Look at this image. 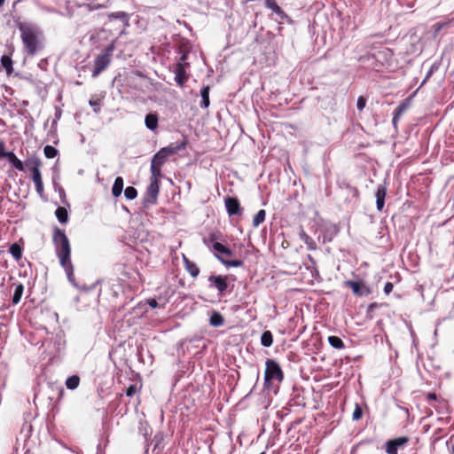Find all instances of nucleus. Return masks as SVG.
I'll list each match as a JSON object with an SVG mask.
<instances>
[{
    "label": "nucleus",
    "instance_id": "f257e3e1",
    "mask_svg": "<svg viewBox=\"0 0 454 454\" xmlns=\"http://www.w3.org/2000/svg\"><path fill=\"white\" fill-rule=\"evenodd\" d=\"M52 242L61 267L65 270L68 280L72 284H74V266L71 262V246L65 231L55 227L53 230Z\"/></svg>",
    "mask_w": 454,
    "mask_h": 454
},
{
    "label": "nucleus",
    "instance_id": "f03ea898",
    "mask_svg": "<svg viewBox=\"0 0 454 454\" xmlns=\"http://www.w3.org/2000/svg\"><path fill=\"white\" fill-rule=\"evenodd\" d=\"M18 29L27 54L34 56L43 48V33L35 25L30 23H19Z\"/></svg>",
    "mask_w": 454,
    "mask_h": 454
},
{
    "label": "nucleus",
    "instance_id": "7ed1b4c3",
    "mask_svg": "<svg viewBox=\"0 0 454 454\" xmlns=\"http://www.w3.org/2000/svg\"><path fill=\"white\" fill-rule=\"evenodd\" d=\"M212 249L215 252V257L227 268L243 265L241 260H226L223 257V255L231 256L233 254V252L224 245L215 241L212 244Z\"/></svg>",
    "mask_w": 454,
    "mask_h": 454
},
{
    "label": "nucleus",
    "instance_id": "20e7f679",
    "mask_svg": "<svg viewBox=\"0 0 454 454\" xmlns=\"http://www.w3.org/2000/svg\"><path fill=\"white\" fill-rule=\"evenodd\" d=\"M266 369L264 372V387H270V382L273 380L281 382L284 380V373L278 363L273 359H267Z\"/></svg>",
    "mask_w": 454,
    "mask_h": 454
},
{
    "label": "nucleus",
    "instance_id": "39448f33",
    "mask_svg": "<svg viewBox=\"0 0 454 454\" xmlns=\"http://www.w3.org/2000/svg\"><path fill=\"white\" fill-rule=\"evenodd\" d=\"M113 51L114 47L110 45L96 57L92 68V78H97L109 66Z\"/></svg>",
    "mask_w": 454,
    "mask_h": 454
},
{
    "label": "nucleus",
    "instance_id": "423d86ee",
    "mask_svg": "<svg viewBox=\"0 0 454 454\" xmlns=\"http://www.w3.org/2000/svg\"><path fill=\"white\" fill-rule=\"evenodd\" d=\"M26 166L29 168L32 174V180L35 184L36 192L43 198V184L40 171L41 161L39 159L35 158L27 160L25 162Z\"/></svg>",
    "mask_w": 454,
    "mask_h": 454
},
{
    "label": "nucleus",
    "instance_id": "0eeeda50",
    "mask_svg": "<svg viewBox=\"0 0 454 454\" xmlns=\"http://www.w3.org/2000/svg\"><path fill=\"white\" fill-rule=\"evenodd\" d=\"M371 51L374 52L376 62L379 64L380 69L390 66L393 51L389 48L380 44H372Z\"/></svg>",
    "mask_w": 454,
    "mask_h": 454
},
{
    "label": "nucleus",
    "instance_id": "6e6552de",
    "mask_svg": "<svg viewBox=\"0 0 454 454\" xmlns=\"http://www.w3.org/2000/svg\"><path fill=\"white\" fill-rule=\"evenodd\" d=\"M159 192L160 181L150 180V184L143 199V204L145 207L156 204Z\"/></svg>",
    "mask_w": 454,
    "mask_h": 454
},
{
    "label": "nucleus",
    "instance_id": "1a4fd4ad",
    "mask_svg": "<svg viewBox=\"0 0 454 454\" xmlns=\"http://www.w3.org/2000/svg\"><path fill=\"white\" fill-rule=\"evenodd\" d=\"M227 278V276L211 275L208 278L209 287H214L219 292L220 294H223L228 288Z\"/></svg>",
    "mask_w": 454,
    "mask_h": 454
},
{
    "label": "nucleus",
    "instance_id": "9d476101",
    "mask_svg": "<svg viewBox=\"0 0 454 454\" xmlns=\"http://www.w3.org/2000/svg\"><path fill=\"white\" fill-rule=\"evenodd\" d=\"M358 62L364 68L371 69L376 72H380L381 69L379 64L376 62V57L374 52H369L358 58Z\"/></svg>",
    "mask_w": 454,
    "mask_h": 454
},
{
    "label": "nucleus",
    "instance_id": "9b49d317",
    "mask_svg": "<svg viewBox=\"0 0 454 454\" xmlns=\"http://www.w3.org/2000/svg\"><path fill=\"white\" fill-rule=\"evenodd\" d=\"M225 207L229 215H238L242 213L240 203L239 200L234 197H227L225 199Z\"/></svg>",
    "mask_w": 454,
    "mask_h": 454
},
{
    "label": "nucleus",
    "instance_id": "f8f14e48",
    "mask_svg": "<svg viewBox=\"0 0 454 454\" xmlns=\"http://www.w3.org/2000/svg\"><path fill=\"white\" fill-rule=\"evenodd\" d=\"M408 442L407 437H398L389 440L385 443L387 454H397L398 448L404 445Z\"/></svg>",
    "mask_w": 454,
    "mask_h": 454
},
{
    "label": "nucleus",
    "instance_id": "ddd939ff",
    "mask_svg": "<svg viewBox=\"0 0 454 454\" xmlns=\"http://www.w3.org/2000/svg\"><path fill=\"white\" fill-rule=\"evenodd\" d=\"M410 99H404L402 101L399 106L395 109L393 113L392 124L396 129L397 123L401 118V116L408 110L410 107Z\"/></svg>",
    "mask_w": 454,
    "mask_h": 454
},
{
    "label": "nucleus",
    "instance_id": "4468645a",
    "mask_svg": "<svg viewBox=\"0 0 454 454\" xmlns=\"http://www.w3.org/2000/svg\"><path fill=\"white\" fill-rule=\"evenodd\" d=\"M186 145H187V140H186V138H184L180 143L170 144L168 146L163 147L160 150L163 151L164 154H166V156L168 157L170 155H173V154L178 153L179 151L185 149Z\"/></svg>",
    "mask_w": 454,
    "mask_h": 454
},
{
    "label": "nucleus",
    "instance_id": "2eb2a0df",
    "mask_svg": "<svg viewBox=\"0 0 454 454\" xmlns=\"http://www.w3.org/2000/svg\"><path fill=\"white\" fill-rule=\"evenodd\" d=\"M186 68L187 67H184L182 64H176L174 67L175 82L179 86H183L188 79L185 71Z\"/></svg>",
    "mask_w": 454,
    "mask_h": 454
},
{
    "label": "nucleus",
    "instance_id": "dca6fc26",
    "mask_svg": "<svg viewBox=\"0 0 454 454\" xmlns=\"http://www.w3.org/2000/svg\"><path fill=\"white\" fill-rule=\"evenodd\" d=\"M387 195V187L384 184H379L375 193L376 197V207L379 211H381L384 207L385 198Z\"/></svg>",
    "mask_w": 454,
    "mask_h": 454
},
{
    "label": "nucleus",
    "instance_id": "f3484780",
    "mask_svg": "<svg viewBox=\"0 0 454 454\" xmlns=\"http://www.w3.org/2000/svg\"><path fill=\"white\" fill-rule=\"evenodd\" d=\"M266 8L275 13L279 20L287 19L286 12L278 6L276 0H265Z\"/></svg>",
    "mask_w": 454,
    "mask_h": 454
},
{
    "label": "nucleus",
    "instance_id": "a211bd4d",
    "mask_svg": "<svg viewBox=\"0 0 454 454\" xmlns=\"http://www.w3.org/2000/svg\"><path fill=\"white\" fill-rule=\"evenodd\" d=\"M4 158L8 160V161L18 170L24 171V163L17 158V156L12 152H8L4 153Z\"/></svg>",
    "mask_w": 454,
    "mask_h": 454
},
{
    "label": "nucleus",
    "instance_id": "6ab92c4d",
    "mask_svg": "<svg viewBox=\"0 0 454 454\" xmlns=\"http://www.w3.org/2000/svg\"><path fill=\"white\" fill-rule=\"evenodd\" d=\"M158 122L159 118L157 114H148L145 115V124L148 129L154 131L158 128Z\"/></svg>",
    "mask_w": 454,
    "mask_h": 454
},
{
    "label": "nucleus",
    "instance_id": "aec40b11",
    "mask_svg": "<svg viewBox=\"0 0 454 454\" xmlns=\"http://www.w3.org/2000/svg\"><path fill=\"white\" fill-rule=\"evenodd\" d=\"M108 19L110 20H120L124 27H129V14L125 12H110L108 14Z\"/></svg>",
    "mask_w": 454,
    "mask_h": 454
},
{
    "label": "nucleus",
    "instance_id": "412c9836",
    "mask_svg": "<svg viewBox=\"0 0 454 454\" xmlns=\"http://www.w3.org/2000/svg\"><path fill=\"white\" fill-rule=\"evenodd\" d=\"M123 178L121 176L116 177L112 187V194L114 197L117 198L121 194L123 191Z\"/></svg>",
    "mask_w": 454,
    "mask_h": 454
},
{
    "label": "nucleus",
    "instance_id": "4be33fe9",
    "mask_svg": "<svg viewBox=\"0 0 454 454\" xmlns=\"http://www.w3.org/2000/svg\"><path fill=\"white\" fill-rule=\"evenodd\" d=\"M209 90L210 87L208 85L203 86L200 90L201 102L200 106L202 108H207L210 105L209 101Z\"/></svg>",
    "mask_w": 454,
    "mask_h": 454
},
{
    "label": "nucleus",
    "instance_id": "5701e85b",
    "mask_svg": "<svg viewBox=\"0 0 454 454\" xmlns=\"http://www.w3.org/2000/svg\"><path fill=\"white\" fill-rule=\"evenodd\" d=\"M168 157L164 154L163 151L159 150L152 158L151 164L162 167L166 162Z\"/></svg>",
    "mask_w": 454,
    "mask_h": 454
},
{
    "label": "nucleus",
    "instance_id": "b1692460",
    "mask_svg": "<svg viewBox=\"0 0 454 454\" xmlns=\"http://www.w3.org/2000/svg\"><path fill=\"white\" fill-rule=\"evenodd\" d=\"M209 324L214 327L222 326L224 324V318L221 313L214 311L210 316Z\"/></svg>",
    "mask_w": 454,
    "mask_h": 454
},
{
    "label": "nucleus",
    "instance_id": "393cba45",
    "mask_svg": "<svg viewBox=\"0 0 454 454\" xmlns=\"http://www.w3.org/2000/svg\"><path fill=\"white\" fill-rule=\"evenodd\" d=\"M186 270L192 278H196L200 274V269L196 263L189 261L186 257L184 258Z\"/></svg>",
    "mask_w": 454,
    "mask_h": 454
},
{
    "label": "nucleus",
    "instance_id": "a878e982",
    "mask_svg": "<svg viewBox=\"0 0 454 454\" xmlns=\"http://www.w3.org/2000/svg\"><path fill=\"white\" fill-rule=\"evenodd\" d=\"M346 286L351 288L353 293L358 296L364 295L362 291L363 285L358 281L348 280L345 282Z\"/></svg>",
    "mask_w": 454,
    "mask_h": 454
},
{
    "label": "nucleus",
    "instance_id": "bb28decb",
    "mask_svg": "<svg viewBox=\"0 0 454 454\" xmlns=\"http://www.w3.org/2000/svg\"><path fill=\"white\" fill-rule=\"evenodd\" d=\"M55 215L60 223H67L68 221L67 210L63 207H59L56 209Z\"/></svg>",
    "mask_w": 454,
    "mask_h": 454
},
{
    "label": "nucleus",
    "instance_id": "cd10ccee",
    "mask_svg": "<svg viewBox=\"0 0 454 454\" xmlns=\"http://www.w3.org/2000/svg\"><path fill=\"white\" fill-rule=\"evenodd\" d=\"M9 252L17 262L22 257V247L17 243L11 245Z\"/></svg>",
    "mask_w": 454,
    "mask_h": 454
},
{
    "label": "nucleus",
    "instance_id": "c85d7f7f",
    "mask_svg": "<svg viewBox=\"0 0 454 454\" xmlns=\"http://www.w3.org/2000/svg\"><path fill=\"white\" fill-rule=\"evenodd\" d=\"M80 378L78 375H72L66 380V387L67 389L74 390L79 387Z\"/></svg>",
    "mask_w": 454,
    "mask_h": 454
},
{
    "label": "nucleus",
    "instance_id": "c756f323",
    "mask_svg": "<svg viewBox=\"0 0 454 454\" xmlns=\"http://www.w3.org/2000/svg\"><path fill=\"white\" fill-rule=\"evenodd\" d=\"M273 343V336L270 331H264L261 336V344L263 347L269 348Z\"/></svg>",
    "mask_w": 454,
    "mask_h": 454
},
{
    "label": "nucleus",
    "instance_id": "7c9ffc66",
    "mask_svg": "<svg viewBox=\"0 0 454 454\" xmlns=\"http://www.w3.org/2000/svg\"><path fill=\"white\" fill-rule=\"evenodd\" d=\"M23 291H24V286L22 284L16 285L14 293L12 295V299L13 304H18L20 301V299L23 294Z\"/></svg>",
    "mask_w": 454,
    "mask_h": 454
},
{
    "label": "nucleus",
    "instance_id": "2f4dec72",
    "mask_svg": "<svg viewBox=\"0 0 454 454\" xmlns=\"http://www.w3.org/2000/svg\"><path fill=\"white\" fill-rule=\"evenodd\" d=\"M328 342L333 348L337 349H342L345 347L343 340L338 336L328 337Z\"/></svg>",
    "mask_w": 454,
    "mask_h": 454
},
{
    "label": "nucleus",
    "instance_id": "473e14b6",
    "mask_svg": "<svg viewBox=\"0 0 454 454\" xmlns=\"http://www.w3.org/2000/svg\"><path fill=\"white\" fill-rule=\"evenodd\" d=\"M1 65L5 69L7 74H11L12 72V60L9 56H2Z\"/></svg>",
    "mask_w": 454,
    "mask_h": 454
},
{
    "label": "nucleus",
    "instance_id": "72a5a7b5",
    "mask_svg": "<svg viewBox=\"0 0 454 454\" xmlns=\"http://www.w3.org/2000/svg\"><path fill=\"white\" fill-rule=\"evenodd\" d=\"M266 212L264 209L259 210L253 219L254 227H258L262 223L265 221Z\"/></svg>",
    "mask_w": 454,
    "mask_h": 454
},
{
    "label": "nucleus",
    "instance_id": "f704fd0d",
    "mask_svg": "<svg viewBox=\"0 0 454 454\" xmlns=\"http://www.w3.org/2000/svg\"><path fill=\"white\" fill-rule=\"evenodd\" d=\"M151 178L150 180L159 181V177L161 176V167L151 164Z\"/></svg>",
    "mask_w": 454,
    "mask_h": 454
},
{
    "label": "nucleus",
    "instance_id": "c9c22d12",
    "mask_svg": "<svg viewBox=\"0 0 454 454\" xmlns=\"http://www.w3.org/2000/svg\"><path fill=\"white\" fill-rule=\"evenodd\" d=\"M124 196L127 200H134L137 198V191L135 187L133 186H128L125 190H124Z\"/></svg>",
    "mask_w": 454,
    "mask_h": 454
},
{
    "label": "nucleus",
    "instance_id": "e433bc0d",
    "mask_svg": "<svg viewBox=\"0 0 454 454\" xmlns=\"http://www.w3.org/2000/svg\"><path fill=\"white\" fill-rule=\"evenodd\" d=\"M43 153L46 158L52 159L57 156L58 150L51 145H46L43 149Z\"/></svg>",
    "mask_w": 454,
    "mask_h": 454
},
{
    "label": "nucleus",
    "instance_id": "4c0bfd02",
    "mask_svg": "<svg viewBox=\"0 0 454 454\" xmlns=\"http://www.w3.org/2000/svg\"><path fill=\"white\" fill-rule=\"evenodd\" d=\"M299 236L300 239L309 247H311V245L314 244L312 239L308 234H306V232L303 230L300 231Z\"/></svg>",
    "mask_w": 454,
    "mask_h": 454
},
{
    "label": "nucleus",
    "instance_id": "58836bf2",
    "mask_svg": "<svg viewBox=\"0 0 454 454\" xmlns=\"http://www.w3.org/2000/svg\"><path fill=\"white\" fill-rule=\"evenodd\" d=\"M362 416H363L362 407L358 403H356L355 410L352 414V419H353V420H359L362 418Z\"/></svg>",
    "mask_w": 454,
    "mask_h": 454
},
{
    "label": "nucleus",
    "instance_id": "ea45409f",
    "mask_svg": "<svg viewBox=\"0 0 454 454\" xmlns=\"http://www.w3.org/2000/svg\"><path fill=\"white\" fill-rule=\"evenodd\" d=\"M187 59H188V53L184 52V51H181L180 59L176 64H182V66L184 67H188L189 63L186 62Z\"/></svg>",
    "mask_w": 454,
    "mask_h": 454
},
{
    "label": "nucleus",
    "instance_id": "a19ab883",
    "mask_svg": "<svg viewBox=\"0 0 454 454\" xmlns=\"http://www.w3.org/2000/svg\"><path fill=\"white\" fill-rule=\"evenodd\" d=\"M54 190L59 192V197L61 200H64L66 198V192L65 190L56 182L53 183ZM65 202L64 200H62Z\"/></svg>",
    "mask_w": 454,
    "mask_h": 454
},
{
    "label": "nucleus",
    "instance_id": "79ce46f5",
    "mask_svg": "<svg viewBox=\"0 0 454 454\" xmlns=\"http://www.w3.org/2000/svg\"><path fill=\"white\" fill-rule=\"evenodd\" d=\"M366 105V99L364 97H359L356 102V107L359 111L364 110Z\"/></svg>",
    "mask_w": 454,
    "mask_h": 454
},
{
    "label": "nucleus",
    "instance_id": "37998d69",
    "mask_svg": "<svg viewBox=\"0 0 454 454\" xmlns=\"http://www.w3.org/2000/svg\"><path fill=\"white\" fill-rule=\"evenodd\" d=\"M90 106L93 108V111L95 113H99L100 112V103L98 100H90Z\"/></svg>",
    "mask_w": 454,
    "mask_h": 454
},
{
    "label": "nucleus",
    "instance_id": "c03bdc74",
    "mask_svg": "<svg viewBox=\"0 0 454 454\" xmlns=\"http://www.w3.org/2000/svg\"><path fill=\"white\" fill-rule=\"evenodd\" d=\"M105 6L102 5V4H93V3H90V4H87V8L89 11H95V10H98V9H101V8H104Z\"/></svg>",
    "mask_w": 454,
    "mask_h": 454
},
{
    "label": "nucleus",
    "instance_id": "a18cd8bd",
    "mask_svg": "<svg viewBox=\"0 0 454 454\" xmlns=\"http://www.w3.org/2000/svg\"><path fill=\"white\" fill-rule=\"evenodd\" d=\"M137 391V387L136 386L134 385H130L127 389H126V395L127 396H133L135 395Z\"/></svg>",
    "mask_w": 454,
    "mask_h": 454
},
{
    "label": "nucleus",
    "instance_id": "49530a36",
    "mask_svg": "<svg viewBox=\"0 0 454 454\" xmlns=\"http://www.w3.org/2000/svg\"><path fill=\"white\" fill-rule=\"evenodd\" d=\"M393 284L391 282H387L384 286V293L387 295L389 294L393 290Z\"/></svg>",
    "mask_w": 454,
    "mask_h": 454
},
{
    "label": "nucleus",
    "instance_id": "de8ad7c7",
    "mask_svg": "<svg viewBox=\"0 0 454 454\" xmlns=\"http://www.w3.org/2000/svg\"><path fill=\"white\" fill-rule=\"evenodd\" d=\"M446 25H447V23H440V22L435 23V24L434 25V33H435V34H437L438 32H440V31H441V29H442L443 27H445Z\"/></svg>",
    "mask_w": 454,
    "mask_h": 454
},
{
    "label": "nucleus",
    "instance_id": "09e8293b",
    "mask_svg": "<svg viewBox=\"0 0 454 454\" xmlns=\"http://www.w3.org/2000/svg\"><path fill=\"white\" fill-rule=\"evenodd\" d=\"M147 303L153 309H155V308L159 307V304H158L157 301L154 298L148 299L147 300Z\"/></svg>",
    "mask_w": 454,
    "mask_h": 454
},
{
    "label": "nucleus",
    "instance_id": "8fccbe9b",
    "mask_svg": "<svg viewBox=\"0 0 454 454\" xmlns=\"http://www.w3.org/2000/svg\"><path fill=\"white\" fill-rule=\"evenodd\" d=\"M5 145L4 143L0 139V159L4 158L5 153Z\"/></svg>",
    "mask_w": 454,
    "mask_h": 454
},
{
    "label": "nucleus",
    "instance_id": "3c124183",
    "mask_svg": "<svg viewBox=\"0 0 454 454\" xmlns=\"http://www.w3.org/2000/svg\"><path fill=\"white\" fill-rule=\"evenodd\" d=\"M433 74V69H430V70L427 72V74L426 77L424 78V80H423V82H422L421 85H423V84L427 82V80L431 76V74Z\"/></svg>",
    "mask_w": 454,
    "mask_h": 454
},
{
    "label": "nucleus",
    "instance_id": "603ef678",
    "mask_svg": "<svg viewBox=\"0 0 454 454\" xmlns=\"http://www.w3.org/2000/svg\"><path fill=\"white\" fill-rule=\"evenodd\" d=\"M376 307H377L376 303L370 304L369 307H368V310H372V309H374Z\"/></svg>",
    "mask_w": 454,
    "mask_h": 454
},
{
    "label": "nucleus",
    "instance_id": "864d4df0",
    "mask_svg": "<svg viewBox=\"0 0 454 454\" xmlns=\"http://www.w3.org/2000/svg\"><path fill=\"white\" fill-rule=\"evenodd\" d=\"M429 397H430L431 399H435V398H436V397H435V395H429Z\"/></svg>",
    "mask_w": 454,
    "mask_h": 454
},
{
    "label": "nucleus",
    "instance_id": "5fc2aeb1",
    "mask_svg": "<svg viewBox=\"0 0 454 454\" xmlns=\"http://www.w3.org/2000/svg\"><path fill=\"white\" fill-rule=\"evenodd\" d=\"M5 0H0V7L4 4Z\"/></svg>",
    "mask_w": 454,
    "mask_h": 454
},
{
    "label": "nucleus",
    "instance_id": "6e6d98bb",
    "mask_svg": "<svg viewBox=\"0 0 454 454\" xmlns=\"http://www.w3.org/2000/svg\"><path fill=\"white\" fill-rule=\"evenodd\" d=\"M451 449H452V452L454 453V445L452 446V448H451Z\"/></svg>",
    "mask_w": 454,
    "mask_h": 454
}]
</instances>
